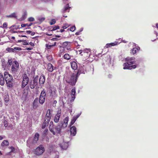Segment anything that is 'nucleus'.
Masks as SVG:
<instances>
[{
	"instance_id": "1",
	"label": "nucleus",
	"mask_w": 158,
	"mask_h": 158,
	"mask_svg": "<svg viewBox=\"0 0 158 158\" xmlns=\"http://www.w3.org/2000/svg\"><path fill=\"white\" fill-rule=\"evenodd\" d=\"M69 117H66L63 122H60L57 125L54 127L53 122L51 121L49 124V130L53 135H57L61 133L62 128H66L67 126Z\"/></svg>"
},
{
	"instance_id": "2",
	"label": "nucleus",
	"mask_w": 158,
	"mask_h": 158,
	"mask_svg": "<svg viewBox=\"0 0 158 158\" xmlns=\"http://www.w3.org/2000/svg\"><path fill=\"white\" fill-rule=\"evenodd\" d=\"M39 137V135L36 133L33 138L30 137L27 140V145L30 148H32L37 143Z\"/></svg>"
},
{
	"instance_id": "3",
	"label": "nucleus",
	"mask_w": 158,
	"mask_h": 158,
	"mask_svg": "<svg viewBox=\"0 0 158 158\" xmlns=\"http://www.w3.org/2000/svg\"><path fill=\"white\" fill-rule=\"evenodd\" d=\"M4 76L7 86L9 88L12 87L14 81L12 76L6 72H4Z\"/></svg>"
},
{
	"instance_id": "4",
	"label": "nucleus",
	"mask_w": 158,
	"mask_h": 158,
	"mask_svg": "<svg viewBox=\"0 0 158 158\" xmlns=\"http://www.w3.org/2000/svg\"><path fill=\"white\" fill-rule=\"evenodd\" d=\"M39 76L38 75L34 77L33 79L30 80L29 85L31 89H34L38 84V79Z\"/></svg>"
},
{
	"instance_id": "5",
	"label": "nucleus",
	"mask_w": 158,
	"mask_h": 158,
	"mask_svg": "<svg viewBox=\"0 0 158 158\" xmlns=\"http://www.w3.org/2000/svg\"><path fill=\"white\" fill-rule=\"evenodd\" d=\"M135 63V61H128V62L124 63L123 65V66L124 67L123 68V69H135L136 67V66L135 65L129 66L130 65L134 64Z\"/></svg>"
},
{
	"instance_id": "6",
	"label": "nucleus",
	"mask_w": 158,
	"mask_h": 158,
	"mask_svg": "<svg viewBox=\"0 0 158 158\" xmlns=\"http://www.w3.org/2000/svg\"><path fill=\"white\" fill-rule=\"evenodd\" d=\"M78 76L76 75L73 74L69 81H67V82L70 85L73 86L75 85L77 81V77Z\"/></svg>"
},
{
	"instance_id": "7",
	"label": "nucleus",
	"mask_w": 158,
	"mask_h": 158,
	"mask_svg": "<svg viewBox=\"0 0 158 158\" xmlns=\"http://www.w3.org/2000/svg\"><path fill=\"white\" fill-rule=\"evenodd\" d=\"M23 81L21 87L24 88L28 83L29 78L26 74H24L23 76Z\"/></svg>"
},
{
	"instance_id": "8",
	"label": "nucleus",
	"mask_w": 158,
	"mask_h": 158,
	"mask_svg": "<svg viewBox=\"0 0 158 158\" xmlns=\"http://www.w3.org/2000/svg\"><path fill=\"white\" fill-rule=\"evenodd\" d=\"M45 151L44 147L42 145H40L35 150V153L37 155H40L42 154Z\"/></svg>"
},
{
	"instance_id": "9",
	"label": "nucleus",
	"mask_w": 158,
	"mask_h": 158,
	"mask_svg": "<svg viewBox=\"0 0 158 158\" xmlns=\"http://www.w3.org/2000/svg\"><path fill=\"white\" fill-rule=\"evenodd\" d=\"M19 64L17 61H15L13 62L12 66V71L14 73L17 71L19 69Z\"/></svg>"
},
{
	"instance_id": "10",
	"label": "nucleus",
	"mask_w": 158,
	"mask_h": 158,
	"mask_svg": "<svg viewBox=\"0 0 158 158\" xmlns=\"http://www.w3.org/2000/svg\"><path fill=\"white\" fill-rule=\"evenodd\" d=\"M85 66L84 65H81L79 67L78 71L77 73L78 76L81 73L85 74Z\"/></svg>"
},
{
	"instance_id": "11",
	"label": "nucleus",
	"mask_w": 158,
	"mask_h": 158,
	"mask_svg": "<svg viewBox=\"0 0 158 158\" xmlns=\"http://www.w3.org/2000/svg\"><path fill=\"white\" fill-rule=\"evenodd\" d=\"M61 110H58L57 114L54 117V121L55 123H57L59 122L61 115Z\"/></svg>"
},
{
	"instance_id": "12",
	"label": "nucleus",
	"mask_w": 158,
	"mask_h": 158,
	"mask_svg": "<svg viewBox=\"0 0 158 158\" xmlns=\"http://www.w3.org/2000/svg\"><path fill=\"white\" fill-rule=\"evenodd\" d=\"M70 8L71 7L69 6V4H66L61 10V12L62 14H64L65 12H69Z\"/></svg>"
},
{
	"instance_id": "13",
	"label": "nucleus",
	"mask_w": 158,
	"mask_h": 158,
	"mask_svg": "<svg viewBox=\"0 0 158 158\" xmlns=\"http://www.w3.org/2000/svg\"><path fill=\"white\" fill-rule=\"evenodd\" d=\"M70 130L71 135L73 136L75 135L76 134V127L74 126H72L70 127Z\"/></svg>"
},
{
	"instance_id": "14",
	"label": "nucleus",
	"mask_w": 158,
	"mask_h": 158,
	"mask_svg": "<svg viewBox=\"0 0 158 158\" xmlns=\"http://www.w3.org/2000/svg\"><path fill=\"white\" fill-rule=\"evenodd\" d=\"M45 81V77L43 74H42L40 77L39 79V83L40 85L44 84Z\"/></svg>"
},
{
	"instance_id": "15",
	"label": "nucleus",
	"mask_w": 158,
	"mask_h": 158,
	"mask_svg": "<svg viewBox=\"0 0 158 158\" xmlns=\"http://www.w3.org/2000/svg\"><path fill=\"white\" fill-rule=\"evenodd\" d=\"M38 98H36L34 100L33 103V109H35L38 107Z\"/></svg>"
},
{
	"instance_id": "16",
	"label": "nucleus",
	"mask_w": 158,
	"mask_h": 158,
	"mask_svg": "<svg viewBox=\"0 0 158 158\" xmlns=\"http://www.w3.org/2000/svg\"><path fill=\"white\" fill-rule=\"evenodd\" d=\"M60 145L61 149L66 150L68 147V144L67 143L63 142Z\"/></svg>"
},
{
	"instance_id": "17",
	"label": "nucleus",
	"mask_w": 158,
	"mask_h": 158,
	"mask_svg": "<svg viewBox=\"0 0 158 158\" xmlns=\"http://www.w3.org/2000/svg\"><path fill=\"white\" fill-rule=\"evenodd\" d=\"M50 121V120H49V119H47L45 118V119L43 123L42 127L43 129L46 126H48Z\"/></svg>"
},
{
	"instance_id": "18",
	"label": "nucleus",
	"mask_w": 158,
	"mask_h": 158,
	"mask_svg": "<svg viewBox=\"0 0 158 158\" xmlns=\"http://www.w3.org/2000/svg\"><path fill=\"white\" fill-rule=\"evenodd\" d=\"M27 15V12L26 10H24L21 17L19 19V20L20 21H22L24 20L26 18Z\"/></svg>"
},
{
	"instance_id": "19",
	"label": "nucleus",
	"mask_w": 158,
	"mask_h": 158,
	"mask_svg": "<svg viewBox=\"0 0 158 158\" xmlns=\"http://www.w3.org/2000/svg\"><path fill=\"white\" fill-rule=\"evenodd\" d=\"M5 78H4L3 75L0 73V85H3L5 84Z\"/></svg>"
},
{
	"instance_id": "20",
	"label": "nucleus",
	"mask_w": 158,
	"mask_h": 158,
	"mask_svg": "<svg viewBox=\"0 0 158 158\" xmlns=\"http://www.w3.org/2000/svg\"><path fill=\"white\" fill-rule=\"evenodd\" d=\"M47 69L49 72H52L53 70V67L52 64L51 63H48L47 66Z\"/></svg>"
},
{
	"instance_id": "21",
	"label": "nucleus",
	"mask_w": 158,
	"mask_h": 158,
	"mask_svg": "<svg viewBox=\"0 0 158 158\" xmlns=\"http://www.w3.org/2000/svg\"><path fill=\"white\" fill-rule=\"evenodd\" d=\"M89 52H90V49H86L84 50L83 54H82V52H80V54H81V55H87V56H89V57L90 55V54H89Z\"/></svg>"
},
{
	"instance_id": "22",
	"label": "nucleus",
	"mask_w": 158,
	"mask_h": 158,
	"mask_svg": "<svg viewBox=\"0 0 158 158\" xmlns=\"http://www.w3.org/2000/svg\"><path fill=\"white\" fill-rule=\"evenodd\" d=\"M71 66L72 69L74 70L77 68V63L75 61H73L71 63Z\"/></svg>"
},
{
	"instance_id": "23",
	"label": "nucleus",
	"mask_w": 158,
	"mask_h": 158,
	"mask_svg": "<svg viewBox=\"0 0 158 158\" xmlns=\"http://www.w3.org/2000/svg\"><path fill=\"white\" fill-rule=\"evenodd\" d=\"M71 96L72 99L71 101H73L75 98V95L76 93V91L75 88H73L72 90Z\"/></svg>"
},
{
	"instance_id": "24",
	"label": "nucleus",
	"mask_w": 158,
	"mask_h": 158,
	"mask_svg": "<svg viewBox=\"0 0 158 158\" xmlns=\"http://www.w3.org/2000/svg\"><path fill=\"white\" fill-rule=\"evenodd\" d=\"M51 117V110L50 109L48 110L47 114L46 115L45 118L47 119H49L50 120Z\"/></svg>"
},
{
	"instance_id": "25",
	"label": "nucleus",
	"mask_w": 158,
	"mask_h": 158,
	"mask_svg": "<svg viewBox=\"0 0 158 158\" xmlns=\"http://www.w3.org/2000/svg\"><path fill=\"white\" fill-rule=\"evenodd\" d=\"M118 42H115L114 43H112L110 44H106V46L107 48L116 45L117 44Z\"/></svg>"
},
{
	"instance_id": "26",
	"label": "nucleus",
	"mask_w": 158,
	"mask_h": 158,
	"mask_svg": "<svg viewBox=\"0 0 158 158\" xmlns=\"http://www.w3.org/2000/svg\"><path fill=\"white\" fill-rule=\"evenodd\" d=\"M46 91L45 89H43V90L41 91L40 96L44 97L45 98L46 96Z\"/></svg>"
},
{
	"instance_id": "27",
	"label": "nucleus",
	"mask_w": 158,
	"mask_h": 158,
	"mask_svg": "<svg viewBox=\"0 0 158 158\" xmlns=\"http://www.w3.org/2000/svg\"><path fill=\"white\" fill-rule=\"evenodd\" d=\"M45 98L40 96L39 102L41 105L43 104L45 100Z\"/></svg>"
},
{
	"instance_id": "28",
	"label": "nucleus",
	"mask_w": 158,
	"mask_h": 158,
	"mask_svg": "<svg viewBox=\"0 0 158 158\" xmlns=\"http://www.w3.org/2000/svg\"><path fill=\"white\" fill-rule=\"evenodd\" d=\"M56 42H55L54 44L52 45H49L48 44H46V46L47 49H50L51 47L55 46L56 45Z\"/></svg>"
},
{
	"instance_id": "29",
	"label": "nucleus",
	"mask_w": 158,
	"mask_h": 158,
	"mask_svg": "<svg viewBox=\"0 0 158 158\" xmlns=\"http://www.w3.org/2000/svg\"><path fill=\"white\" fill-rule=\"evenodd\" d=\"M9 144V142L7 140H4L1 143L2 146H7Z\"/></svg>"
},
{
	"instance_id": "30",
	"label": "nucleus",
	"mask_w": 158,
	"mask_h": 158,
	"mask_svg": "<svg viewBox=\"0 0 158 158\" xmlns=\"http://www.w3.org/2000/svg\"><path fill=\"white\" fill-rule=\"evenodd\" d=\"M16 14L15 13H12L10 15H7L6 16V17H8V18H16L17 16H16Z\"/></svg>"
},
{
	"instance_id": "31",
	"label": "nucleus",
	"mask_w": 158,
	"mask_h": 158,
	"mask_svg": "<svg viewBox=\"0 0 158 158\" xmlns=\"http://www.w3.org/2000/svg\"><path fill=\"white\" fill-rule=\"evenodd\" d=\"M63 57L65 59L69 60L71 58V56L68 54L66 53L64 55Z\"/></svg>"
},
{
	"instance_id": "32",
	"label": "nucleus",
	"mask_w": 158,
	"mask_h": 158,
	"mask_svg": "<svg viewBox=\"0 0 158 158\" xmlns=\"http://www.w3.org/2000/svg\"><path fill=\"white\" fill-rule=\"evenodd\" d=\"M13 49L14 51L13 52H17V51H21L22 50V48L19 47H15L13 48Z\"/></svg>"
},
{
	"instance_id": "33",
	"label": "nucleus",
	"mask_w": 158,
	"mask_h": 158,
	"mask_svg": "<svg viewBox=\"0 0 158 158\" xmlns=\"http://www.w3.org/2000/svg\"><path fill=\"white\" fill-rule=\"evenodd\" d=\"M137 51H138V48H133L131 50V53L133 54H134L135 53H136V52Z\"/></svg>"
},
{
	"instance_id": "34",
	"label": "nucleus",
	"mask_w": 158,
	"mask_h": 158,
	"mask_svg": "<svg viewBox=\"0 0 158 158\" xmlns=\"http://www.w3.org/2000/svg\"><path fill=\"white\" fill-rule=\"evenodd\" d=\"M3 123L4 125V126L6 127L8 126V124L7 121L6 120V119L4 117L3 119Z\"/></svg>"
},
{
	"instance_id": "35",
	"label": "nucleus",
	"mask_w": 158,
	"mask_h": 158,
	"mask_svg": "<svg viewBox=\"0 0 158 158\" xmlns=\"http://www.w3.org/2000/svg\"><path fill=\"white\" fill-rule=\"evenodd\" d=\"M45 18L44 17H37V19L40 22L42 23L45 19Z\"/></svg>"
},
{
	"instance_id": "36",
	"label": "nucleus",
	"mask_w": 158,
	"mask_h": 158,
	"mask_svg": "<svg viewBox=\"0 0 158 158\" xmlns=\"http://www.w3.org/2000/svg\"><path fill=\"white\" fill-rule=\"evenodd\" d=\"M76 120H77L76 118H75L73 117V118L72 119V120H71V122L70 124V126H71L72 125H73L74 123L76 121Z\"/></svg>"
},
{
	"instance_id": "37",
	"label": "nucleus",
	"mask_w": 158,
	"mask_h": 158,
	"mask_svg": "<svg viewBox=\"0 0 158 158\" xmlns=\"http://www.w3.org/2000/svg\"><path fill=\"white\" fill-rule=\"evenodd\" d=\"M9 100V97L8 95H6L5 97L4 100L5 102H7Z\"/></svg>"
},
{
	"instance_id": "38",
	"label": "nucleus",
	"mask_w": 158,
	"mask_h": 158,
	"mask_svg": "<svg viewBox=\"0 0 158 158\" xmlns=\"http://www.w3.org/2000/svg\"><path fill=\"white\" fill-rule=\"evenodd\" d=\"M6 50L8 51V52H14V51H13V48H7L6 49Z\"/></svg>"
},
{
	"instance_id": "39",
	"label": "nucleus",
	"mask_w": 158,
	"mask_h": 158,
	"mask_svg": "<svg viewBox=\"0 0 158 158\" xmlns=\"http://www.w3.org/2000/svg\"><path fill=\"white\" fill-rule=\"evenodd\" d=\"M47 58L48 60L50 61L52 60V57L51 56L48 55L47 56Z\"/></svg>"
},
{
	"instance_id": "40",
	"label": "nucleus",
	"mask_w": 158,
	"mask_h": 158,
	"mask_svg": "<svg viewBox=\"0 0 158 158\" xmlns=\"http://www.w3.org/2000/svg\"><path fill=\"white\" fill-rule=\"evenodd\" d=\"M60 27H59L58 26H54L53 27V29L51 31H54L55 30L57 29H59Z\"/></svg>"
},
{
	"instance_id": "41",
	"label": "nucleus",
	"mask_w": 158,
	"mask_h": 158,
	"mask_svg": "<svg viewBox=\"0 0 158 158\" xmlns=\"http://www.w3.org/2000/svg\"><path fill=\"white\" fill-rule=\"evenodd\" d=\"M56 23V20L54 19H52L51 22L50 23V24L51 25L54 24Z\"/></svg>"
},
{
	"instance_id": "42",
	"label": "nucleus",
	"mask_w": 158,
	"mask_h": 158,
	"mask_svg": "<svg viewBox=\"0 0 158 158\" xmlns=\"http://www.w3.org/2000/svg\"><path fill=\"white\" fill-rule=\"evenodd\" d=\"M28 20L30 22H32L33 21L35 20V19L34 18L32 17H31L28 18Z\"/></svg>"
},
{
	"instance_id": "43",
	"label": "nucleus",
	"mask_w": 158,
	"mask_h": 158,
	"mask_svg": "<svg viewBox=\"0 0 158 158\" xmlns=\"http://www.w3.org/2000/svg\"><path fill=\"white\" fill-rule=\"evenodd\" d=\"M76 29V27L75 26H73L71 27L70 28V31H74Z\"/></svg>"
},
{
	"instance_id": "44",
	"label": "nucleus",
	"mask_w": 158,
	"mask_h": 158,
	"mask_svg": "<svg viewBox=\"0 0 158 158\" xmlns=\"http://www.w3.org/2000/svg\"><path fill=\"white\" fill-rule=\"evenodd\" d=\"M7 26V23H3L2 26L1 27H2L6 28Z\"/></svg>"
},
{
	"instance_id": "45",
	"label": "nucleus",
	"mask_w": 158,
	"mask_h": 158,
	"mask_svg": "<svg viewBox=\"0 0 158 158\" xmlns=\"http://www.w3.org/2000/svg\"><path fill=\"white\" fill-rule=\"evenodd\" d=\"M70 42H65L64 43V46H67L69 44H70Z\"/></svg>"
},
{
	"instance_id": "46",
	"label": "nucleus",
	"mask_w": 158,
	"mask_h": 158,
	"mask_svg": "<svg viewBox=\"0 0 158 158\" xmlns=\"http://www.w3.org/2000/svg\"><path fill=\"white\" fill-rule=\"evenodd\" d=\"M23 44L24 45H28L29 44L27 42L26 40H23Z\"/></svg>"
},
{
	"instance_id": "47",
	"label": "nucleus",
	"mask_w": 158,
	"mask_h": 158,
	"mask_svg": "<svg viewBox=\"0 0 158 158\" xmlns=\"http://www.w3.org/2000/svg\"><path fill=\"white\" fill-rule=\"evenodd\" d=\"M12 61L11 60H8V63L9 65H11L12 64Z\"/></svg>"
},
{
	"instance_id": "48",
	"label": "nucleus",
	"mask_w": 158,
	"mask_h": 158,
	"mask_svg": "<svg viewBox=\"0 0 158 158\" xmlns=\"http://www.w3.org/2000/svg\"><path fill=\"white\" fill-rule=\"evenodd\" d=\"M27 25H28V24H21V27H24L26 26L27 27Z\"/></svg>"
},
{
	"instance_id": "49",
	"label": "nucleus",
	"mask_w": 158,
	"mask_h": 158,
	"mask_svg": "<svg viewBox=\"0 0 158 158\" xmlns=\"http://www.w3.org/2000/svg\"><path fill=\"white\" fill-rule=\"evenodd\" d=\"M10 149H11V151H10V152H13L15 150V149L13 147H10Z\"/></svg>"
},
{
	"instance_id": "50",
	"label": "nucleus",
	"mask_w": 158,
	"mask_h": 158,
	"mask_svg": "<svg viewBox=\"0 0 158 158\" xmlns=\"http://www.w3.org/2000/svg\"><path fill=\"white\" fill-rule=\"evenodd\" d=\"M135 59V57H130V61H132L133 60H134Z\"/></svg>"
},
{
	"instance_id": "51",
	"label": "nucleus",
	"mask_w": 158,
	"mask_h": 158,
	"mask_svg": "<svg viewBox=\"0 0 158 158\" xmlns=\"http://www.w3.org/2000/svg\"><path fill=\"white\" fill-rule=\"evenodd\" d=\"M125 61H130V57H128L125 59Z\"/></svg>"
},
{
	"instance_id": "52",
	"label": "nucleus",
	"mask_w": 158,
	"mask_h": 158,
	"mask_svg": "<svg viewBox=\"0 0 158 158\" xmlns=\"http://www.w3.org/2000/svg\"><path fill=\"white\" fill-rule=\"evenodd\" d=\"M48 131V130L47 129H45L44 131V133L45 134H46L47 133Z\"/></svg>"
},
{
	"instance_id": "53",
	"label": "nucleus",
	"mask_w": 158,
	"mask_h": 158,
	"mask_svg": "<svg viewBox=\"0 0 158 158\" xmlns=\"http://www.w3.org/2000/svg\"><path fill=\"white\" fill-rule=\"evenodd\" d=\"M33 49L32 48H27L26 50H31Z\"/></svg>"
},
{
	"instance_id": "54",
	"label": "nucleus",
	"mask_w": 158,
	"mask_h": 158,
	"mask_svg": "<svg viewBox=\"0 0 158 158\" xmlns=\"http://www.w3.org/2000/svg\"><path fill=\"white\" fill-rule=\"evenodd\" d=\"M31 46H34V44L32 42H30L29 44Z\"/></svg>"
},
{
	"instance_id": "55",
	"label": "nucleus",
	"mask_w": 158,
	"mask_h": 158,
	"mask_svg": "<svg viewBox=\"0 0 158 158\" xmlns=\"http://www.w3.org/2000/svg\"><path fill=\"white\" fill-rule=\"evenodd\" d=\"M80 115L79 114H78L76 116H74V117L75 118H76V119H77L80 116Z\"/></svg>"
},
{
	"instance_id": "56",
	"label": "nucleus",
	"mask_w": 158,
	"mask_h": 158,
	"mask_svg": "<svg viewBox=\"0 0 158 158\" xmlns=\"http://www.w3.org/2000/svg\"><path fill=\"white\" fill-rule=\"evenodd\" d=\"M2 106V102L1 98H0V107H1Z\"/></svg>"
},
{
	"instance_id": "57",
	"label": "nucleus",
	"mask_w": 158,
	"mask_h": 158,
	"mask_svg": "<svg viewBox=\"0 0 158 158\" xmlns=\"http://www.w3.org/2000/svg\"><path fill=\"white\" fill-rule=\"evenodd\" d=\"M69 27L68 26H63L62 28L63 29H66Z\"/></svg>"
},
{
	"instance_id": "58",
	"label": "nucleus",
	"mask_w": 158,
	"mask_h": 158,
	"mask_svg": "<svg viewBox=\"0 0 158 158\" xmlns=\"http://www.w3.org/2000/svg\"><path fill=\"white\" fill-rule=\"evenodd\" d=\"M31 34V35H34L35 34V32H32L31 31V33H30Z\"/></svg>"
},
{
	"instance_id": "59",
	"label": "nucleus",
	"mask_w": 158,
	"mask_h": 158,
	"mask_svg": "<svg viewBox=\"0 0 158 158\" xmlns=\"http://www.w3.org/2000/svg\"><path fill=\"white\" fill-rule=\"evenodd\" d=\"M26 32L28 34H30L31 33V31H26Z\"/></svg>"
},
{
	"instance_id": "60",
	"label": "nucleus",
	"mask_w": 158,
	"mask_h": 158,
	"mask_svg": "<svg viewBox=\"0 0 158 158\" xmlns=\"http://www.w3.org/2000/svg\"><path fill=\"white\" fill-rule=\"evenodd\" d=\"M80 34V32L78 31V32H76V33H75V35H79Z\"/></svg>"
},
{
	"instance_id": "61",
	"label": "nucleus",
	"mask_w": 158,
	"mask_h": 158,
	"mask_svg": "<svg viewBox=\"0 0 158 158\" xmlns=\"http://www.w3.org/2000/svg\"><path fill=\"white\" fill-rule=\"evenodd\" d=\"M57 39L56 38H53L52 39V40H53V41H55V40H57Z\"/></svg>"
},
{
	"instance_id": "62",
	"label": "nucleus",
	"mask_w": 158,
	"mask_h": 158,
	"mask_svg": "<svg viewBox=\"0 0 158 158\" xmlns=\"http://www.w3.org/2000/svg\"><path fill=\"white\" fill-rule=\"evenodd\" d=\"M83 30V28H81L80 30L79 31L80 33Z\"/></svg>"
},
{
	"instance_id": "63",
	"label": "nucleus",
	"mask_w": 158,
	"mask_h": 158,
	"mask_svg": "<svg viewBox=\"0 0 158 158\" xmlns=\"http://www.w3.org/2000/svg\"><path fill=\"white\" fill-rule=\"evenodd\" d=\"M64 31V30L63 29H61L60 30V31L61 32H62Z\"/></svg>"
},
{
	"instance_id": "64",
	"label": "nucleus",
	"mask_w": 158,
	"mask_h": 158,
	"mask_svg": "<svg viewBox=\"0 0 158 158\" xmlns=\"http://www.w3.org/2000/svg\"><path fill=\"white\" fill-rule=\"evenodd\" d=\"M23 40H19L18 41V42L20 43L22 42H23Z\"/></svg>"
}]
</instances>
